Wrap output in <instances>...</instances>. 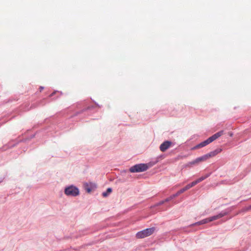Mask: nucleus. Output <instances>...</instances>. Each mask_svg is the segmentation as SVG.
<instances>
[{
	"label": "nucleus",
	"instance_id": "1",
	"mask_svg": "<svg viewBox=\"0 0 251 251\" xmlns=\"http://www.w3.org/2000/svg\"><path fill=\"white\" fill-rule=\"evenodd\" d=\"M228 213H229V211H228L227 210H225L222 211L220 213H219L218 214H217L216 215H214V216H213L209 218L203 219L200 221L193 223V224L190 225L189 226H197V225H203V224H206L207 223L212 222L213 221L216 220L221 218H222L224 216H226L227 214H228Z\"/></svg>",
	"mask_w": 251,
	"mask_h": 251
},
{
	"label": "nucleus",
	"instance_id": "2",
	"mask_svg": "<svg viewBox=\"0 0 251 251\" xmlns=\"http://www.w3.org/2000/svg\"><path fill=\"white\" fill-rule=\"evenodd\" d=\"M151 166V165H149V164H137L131 166L129 171L132 173L143 172L147 171Z\"/></svg>",
	"mask_w": 251,
	"mask_h": 251
},
{
	"label": "nucleus",
	"instance_id": "3",
	"mask_svg": "<svg viewBox=\"0 0 251 251\" xmlns=\"http://www.w3.org/2000/svg\"><path fill=\"white\" fill-rule=\"evenodd\" d=\"M64 193L67 196L76 197L79 195V191L77 187L72 185L65 188Z\"/></svg>",
	"mask_w": 251,
	"mask_h": 251
},
{
	"label": "nucleus",
	"instance_id": "4",
	"mask_svg": "<svg viewBox=\"0 0 251 251\" xmlns=\"http://www.w3.org/2000/svg\"><path fill=\"white\" fill-rule=\"evenodd\" d=\"M155 230V227H154L146 228L144 230L138 232L136 235V237L137 238L140 239L149 236L154 232Z\"/></svg>",
	"mask_w": 251,
	"mask_h": 251
},
{
	"label": "nucleus",
	"instance_id": "5",
	"mask_svg": "<svg viewBox=\"0 0 251 251\" xmlns=\"http://www.w3.org/2000/svg\"><path fill=\"white\" fill-rule=\"evenodd\" d=\"M172 145V142L170 141H165L163 142L160 146L159 149L162 152L165 151Z\"/></svg>",
	"mask_w": 251,
	"mask_h": 251
},
{
	"label": "nucleus",
	"instance_id": "6",
	"mask_svg": "<svg viewBox=\"0 0 251 251\" xmlns=\"http://www.w3.org/2000/svg\"><path fill=\"white\" fill-rule=\"evenodd\" d=\"M223 133H224V131L221 130V131L216 133L215 134H214L211 137H209L207 139L210 144V143L212 142L213 141H214V140H215L216 139H217V138H218L219 137L221 136L223 134Z\"/></svg>",
	"mask_w": 251,
	"mask_h": 251
},
{
	"label": "nucleus",
	"instance_id": "7",
	"mask_svg": "<svg viewBox=\"0 0 251 251\" xmlns=\"http://www.w3.org/2000/svg\"><path fill=\"white\" fill-rule=\"evenodd\" d=\"M222 151V149L218 148L213 151L210 152L209 153H208L207 154L209 156V158H210L216 156L217 154L221 152Z\"/></svg>",
	"mask_w": 251,
	"mask_h": 251
},
{
	"label": "nucleus",
	"instance_id": "8",
	"mask_svg": "<svg viewBox=\"0 0 251 251\" xmlns=\"http://www.w3.org/2000/svg\"><path fill=\"white\" fill-rule=\"evenodd\" d=\"M209 144V142L208 141L207 139L205 140V141L201 142L200 144L197 145L196 146H195L193 149H197L201 148L204 147L206 146V145H208Z\"/></svg>",
	"mask_w": 251,
	"mask_h": 251
},
{
	"label": "nucleus",
	"instance_id": "9",
	"mask_svg": "<svg viewBox=\"0 0 251 251\" xmlns=\"http://www.w3.org/2000/svg\"><path fill=\"white\" fill-rule=\"evenodd\" d=\"M208 158H209V156L208 155V154L207 153V154H204L201 156L197 158L196 161H197L198 162V163H199L201 161H205L206 160H207Z\"/></svg>",
	"mask_w": 251,
	"mask_h": 251
},
{
	"label": "nucleus",
	"instance_id": "10",
	"mask_svg": "<svg viewBox=\"0 0 251 251\" xmlns=\"http://www.w3.org/2000/svg\"><path fill=\"white\" fill-rule=\"evenodd\" d=\"M211 175V173L206 174L205 175L202 176L199 178L198 179H196L198 183H200V182L204 180L207 177H208Z\"/></svg>",
	"mask_w": 251,
	"mask_h": 251
},
{
	"label": "nucleus",
	"instance_id": "11",
	"mask_svg": "<svg viewBox=\"0 0 251 251\" xmlns=\"http://www.w3.org/2000/svg\"><path fill=\"white\" fill-rule=\"evenodd\" d=\"M112 189L111 188H108L105 192L102 193V196L103 197H106L112 192Z\"/></svg>",
	"mask_w": 251,
	"mask_h": 251
},
{
	"label": "nucleus",
	"instance_id": "12",
	"mask_svg": "<svg viewBox=\"0 0 251 251\" xmlns=\"http://www.w3.org/2000/svg\"><path fill=\"white\" fill-rule=\"evenodd\" d=\"M185 191H186L185 189L183 187V188L181 189L179 191H178L176 194H174V195L176 197L178 196L180 194L184 193Z\"/></svg>",
	"mask_w": 251,
	"mask_h": 251
},
{
	"label": "nucleus",
	"instance_id": "13",
	"mask_svg": "<svg viewBox=\"0 0 251 251\" xmlns=\"http://www.w3.org/2000/svg\"><path fill=\"white\" fill-rule=\"evenodd\" d=\"M198 163V162L196 161V159L193 161H192L188 163L187 166H191Z\"/></svg>",
	"mask_w": 251,
	"mask_h": 251
},
{
	"label": "nucleus",
	"instance_id": "14",
	"mask_svg": "<svg viewBox=\"0 0 251 251\" xmlns=\"http://www.w3.org/2000/svg\"><path fill=\"white\" fill-rule=\"evenodd\" d=\"M175 198H176V197L175 196V195L173 194L171 196H170L169 197L166 198L165 199V202H168V201H171L172 200H173V199H174Z\"/></svg>",
	"mask_w": 251,
	"mask_h": 251
},
{
	"label": "nucleus",
	"instance_id": "15",
	"mask_svg": "<svg viewBox=\"0 0 251 251\" xmlns=\"http://www.w3.org/2000/svg\"><path fill=\"white\" fill-rule=\"evenodd\" d=\"M165 202H166L165 201V200L161 201L158 202V203H157L156 204H155V206H158L164 204Z\"/></svg>",
	"mask_w": 251,
	"mask_h": 251
},
{
	"label": "nucleus",
	"instance_id": "16",
	"mask_svg": "<svg viewBox=\"0 0 251 251\" xmlns=\"http://www.w3.org/2000/svg\"><path fill=\"white\" fill-rule=\"evenodd\" d=\"M192 187V186L191 185L190 183L187 184L186 186H185L184 188V189H185V190H187L188 189H189L190 188H191Z\"/></svg>",
	"mask_w": 251,
	"mask_h": 251
},
{
	"label": "nucleus",
	"instance_id": "17",
	"mask_svg": "<svg viewBox=\"0 0 251 251\" xmlns=\"http://www.w3.org/2000/svg\"><path fill=\"white\" fill-rule=\"evenodd\" d=\"M161 158H162L161 156H159L157 157V158L156 159L155 162L153 163V165H154L156 163H157L159 161V160L161 159Z\"/></svg>",
	"mask_w": 251,
	"mask_h": 251
},
{
	"label": "nucleus",
	"instance_id": "18",
	"mask_svg": "<svg viewBox=\"0 0 251 251\" xmlns=\"http://www.w3.org/2000/svg\"><path fill=\"white\" fill-rule=\"evenodd\" d=\"M197 184H198V182L196 180L193 181L192 182L190 183V184L192 186V187L194 186L195 185H196Z\"/></svg>",
	"mask_w": 251,
	"mask_h": 251
},
{
	"label": "nucleus",
	"instance_id": "19",
	"mask_svg": "<svg viewBox=\"0 0 251 251\" xmlns=\"http://www.w3.org/2000/svg\"><path fill=\"white\" fill-rule=\"evenodd\" d=\"M44 87L40 86V88H39L40 91L41 92L44 89Z\"/></svg>",
	"mask_w": 251,
	"mask_h": 251
},
{
	"label": "nucleus",
	"instance_id": "20",
	"mask_svg": "<svg viewBox=\"0 0 251 251\" xmlns=\"http://www.w3.org/2000/svg\"><path fill=\"white\" fill-rule=\"evenodd\" d=\"M250 209H251V205H250L248 208H247V210H250Z\"/></svg>",
	"mask_w": 251,
	"mask_h": 251
},
{
	"label": "nucleus",
	"instance_id": "21",
	"mask_svg": "<svg viewBox=\"0 0 251 251\" xmlns=\"http://www.w3.org/2000/svg\"><path fill=\"white\" fill-rule=\"evenodd\" d=\"M87 191H88V192H90L91 191V189L88 188V189H87Z\"/></svg>",
	"mask_w": 251,
	"mask_h": 251
},
{
	"label": "nucleus",
	"instance_id": "22",
	"mask_svg": "<svg viewBox=\"0 0 251 251\" xmlns=\"http://www.w3.org/2000/svg\"><path fill=\"white\" fill-rule=\"evenodd\" d=\"M53 94H54V93H52L50 95V97L52 96Z\"/></svg>",
	"mask_w": 251,
	"mask_h": 251
},
{
	"label": "nucleus",
	"instance_id": "23",
	"mask_svg": "<svg viewBox=\"0 0 251 251\" xmlns=\"http://www.w3.org/2000/svg\"><path fill=\"white\" fill-rule=\"evenodd\" d=\"M2 179L0 180V183L1 182H2Z\"/></svg>",
	"mask_w": 251,
	"mask_h": 251
}]
</instances>
